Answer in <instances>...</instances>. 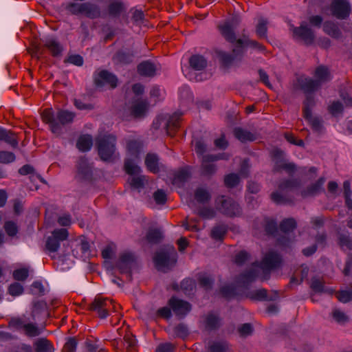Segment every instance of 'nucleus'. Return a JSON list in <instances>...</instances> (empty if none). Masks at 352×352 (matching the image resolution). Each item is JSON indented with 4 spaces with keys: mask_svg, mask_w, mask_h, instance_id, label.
<instances>
[{
    "mask_svg": "<svg viewBox=\"0 0 352 352\" xmlns=\"http://www.w3.org/2000/svg\"><path fill=\"white\" fill-rule=\"evenodd\" d=\"M191 175L189 167L184 168L179 170L174 176L173 183L178 184L186 182Z\"/></svg>",
    "mask_w": 352,
    "mask_h": 352,
    "instance_id": "obj_34",
    "label": "nucleus"
},
{
    "mask_svg": "<svg viewBox=\"0 0 352 352\" xmlns=\"http://www.w3.org/2000/svg\"><path fill=\"white\" fill-rule=\"evenodd\" d=\"M293 37L297 40H301L306 44H311L314 40V34L311 28L307 27L305 22H302L298 28L291 25Z\"/></svg>",
    "mask_w": 352,
    "mask_h": 352,
    "instance_id": "obj_10",
    "label": "nucleus"
},
{
    "mask_svg": "<svg viewBox=\"0 0 352 352\" xmlns=\"http://www.w3.org/2000/svg\"><path fill=\"white\" fill-rule=\"evenodd\" d=\"M273 157L275 162L274 170L279 171L285 170L288 173H292L295 170L294 164L287 162L284 159V153L281 151L275 150L273 152Z\"/></svg>",
    "mask_w": 352,
    "mask_h": 352,
    "instance_id": "obj_15",
    "label": "nucleus"
},
{
    "mask_svg": "<svg viewBox=\"0 0 352 352\" xmlns=\"http://www.w3.org/2000/svg\"><path fill=\"white\" fill-rule=\"evenodd\" d=\"M215 202L217 208L225 215L236 217L241 213L239 205L230 198L221 196L216 199Z\"/></svg>",
    "mask_w": 352,
    "mask_h": 352,
    "instance_id": "obj_8",
    "label": "nucleus"
},
{
    "mask_svg": "<svg viewBox=\"0 0 352 352\" xmlns=\"http://www.w3.org/2000/svg\"><path fill=\"white\" fill-rule=\"evenodd\" d=\"M280 263V256L277 253L270 251L264 256L260 263H253L248 272L240 276L238 284L244 287L254 280L261 273L266 274L271 270L278 267Z\"/></svg>",
    "mask_w": 352,
    "mask_h": 352,
    "instance_id": "obj_1",
    "label": "nucleus"
},
{
    "mask_svg": "<svg viewBox=\"0 0 352 352\" xmlns=\"http://www.w3.org/2000/svg\"><path fill=\"white\" fill-rule=\"evenodd\" d=\"M234 135L241 142L253 141L255 140L254 134L241 128H236L234 131Z\"/></svg>",
    "mask_w": 352,
    "mask_h": 352,
    "instance_id": "obj_33",
    "label": "nucleus"
},
{
    "mask_svg": "<svg viewBox=\"0 0 352 352\" xmlns=\"http://www.w3.org/2000/svg\"><path fill=\"white\" fill-rule=\"evenodd\" d=\"M242 40H243V44L241 45H239V47L247 46V47H252L254 49H258L260 51H262L264 50V47L255 41L250 40L248 38H244Z\"/></svg>",
    "mask_w": 352,
    "mask_h": 352,
    "instance_id": "obj_58",
    "label": "nucleus"
},
{
    "mask_svg": "<svg viewBox=\"0 0 352 352\" xmlns=\"http://www.w3.org/2000/svg\"><path fill=\"white\" fill-rule=\"evenodd\" d=\"M44 47L47 49L53 56L60 55L63 47L53 36H47L41 40Z\"/></svg>",
    "mask_w": 352,
    "mask_h": 352,
    "instance_id": "obj_18",
    "label": "nucleus"
},
{
    "mask_svg": "<svg viewBox=\"0 0 352 352\" xmlns=\"http://www.w3.org/2000/svg\"><path fill=\"white\" fill-rule=\"evenodd\" d=\"M77 342L74 338H69L64 344L63 352H75L76 349Z\"/></svg>",
    "mask_w": 352,
    "mask_h": 352,
    "instance_id": "obj_55",
    "label": "nucleus"
},
{
    "mask_svg": "<svg viewBox=\"0 0 352 352\" xmlns=\"http://www.w3.org/2000/svg\"><path fill=\"white\" fill-rule=\"evenodd\" d=\"M162 237V234L161 231L157 229L150 230L146 235L147 240L150 243H157Z\"/></svg>",
    "mask_w": 352,
    "mask_h": 352,
    "instance_id": "obj_46",
    "label": "nucleus"
},
{
    "mask_svg": "<svg viewBox=\"0 0 352 352\" xmlns=\"http://www.w3.org/2000/svg\"><path fill=\"white\" fill-rule=\"evenodd\" d=\"M116 136L111 134L97 138L98 151L102 160L112 162L116 157Z\"/></svg>",
    "mask_w": 352,
    "mask_h": 352,
    "instance_id": "obj_5",
    "label": "nucleus"
},
{
    "mask_svg": "<svg viewBox=\"0 0 352 352\" xmlns=\"http://www.w3.org/2000/svg\"><path fill=\"white\" fill-rule=\"evenodd\" d=\"M267 22L265 19H264L263 18L259 19L258 24L256 25V34L259 37L261 38V37L266 36L267 30Z\"/></svg>",
    "mask_w": 352,
    "mask_h": 352,
    "instance_id": "obj_43",
    "label": "nucleus"
},
{
    "mask_svg": "<svg viewBox=\"0 0 352 352\" xmlns=\"http://www.w3.org/2000/svg\"><path fill=\"white\" fill-rule=\"evenodd\" d=\"M336 296L339 301L346 303L352 298V293L349 291H341L337 294Z\"/></svg>",
    "mask_w": 352,
    "mask_h": 352,
    "instance_id": "obj_63",
    "label": "nucleus"
},
{
    "mask_svg": "<svg viewBox=\"0 0 352 352\" xmlns=\"http://www.w3.org/2000/svg\"><path fill=\"white\" fill-rule=\"evenodd\" d=\"M224 154L219 155H206L203 157L201 164V173L204 175H210L216 171L214 162L224 159Z\"/></svg>",
    "mask_w": 352,
    "mask_h": 352,
    "instance_id": "obj_17",
    "label": "nucleus"
},
{
    "mask_svg": "<svg viewBox=\"0 0 352 352\" xmlns=\"http://www.w3.org/2000/svg\"><path fill=\"white\" fill-rule=\"evenodd\" d=\"M36 352H54V348L46 338H41L34 342Z\"/></svg>",
    "mask_w": 352,
    "mask_h": 352,
    "instance_id": "obj_30",
    "label": "nucleus"
},
{
    "mask_svg": "<svg viewBox=\"0 0 352 352\" xmlns=\"http://www.w3.org/2000/svg\"><path fill=\"white\" fill-rule=\"evenodd\" d=\"M296 226V221L292 219H286L283 220L280 225V229L284 234H288L289 232L292 231Z\"/></svg>",
    "mask_w": 352,
    "mask_h": 352,
    "instance_id": "obj_38",
    "label": "nucleus"
},
{
    "mask_svg": "<svg viewBox=\"0 0 352 352\" xmlns=\"http://www.w3.org/2000/svg\"><path fill=\"white\" fill-rule=\"evenodd\" d=\"M328 10L333 16L345 19L350 14L351 5L348 0H332Z\"/></svg>",
    "mask_w": 352,
    "mask_h": 352,
    "instance_id": "obj_9",
    "label": "nucleus"
},
{
    "mask_svg": "<svg viewBox=\"0 0 352 352\" xmlns=\"http://www.w3.org/2000/svg\"><path fill=\"white\" fill-rule=\"evenodd\" d=\"M144 180V176L133 177L130 179L129 183L133 188L139 189L143 187Z\"/></svg>",
    "mask_w": 352,
    "mask_h": 352,
    "instance_id": "obj_61",
    "label": "nucleus"
},
{
    "mask_svg": "<svg viewBox=\"0 0 352 352\" xmlns=\"http://www.w3.org/2000/svg\"><path fill=\"white\" fill-rule=\"evenodd\" d=\"M76 177L80 180L89 179L91 176L92 166L85 157L79 158L76 164Z\"/></svg>",
    "mask_w": 352,
    "mask_h": 352,
    "instance_id": "obj_16",
    "label": "nucleus"
},
{
    "mask_svg": "<svg viewBox=\"0 0 352 352\" xmlns=\"http://www.w3.org/2000/svg\"><path fill=\"white\" fill-rule=\"evenodd\" d=\"M145 164L148 170L153 173H157L160 170L159 159L155 154H147L145 159Z\"/></svg>",
    "mask_w": 352,
    "mask_h": 352,
    "instance_id": "obj_24",
    "label": "nucleus"
},
{
    "mask_svg": "<svg viewBox=\"0 0 352 352\" xmlns=\"http://www.w3.org/2000/svg\"><path fill=\"white\" fill-rule=\"evenodd\" d=\"M122 10V5L120 2H113L109 6V13L111 16H118Z\"/></svg>",
    "mask_w": 352,
    "mask_h": 352,
    "instance_id": "obj_54",
    "label": "nucleus"
},
{
    "mask_svg": "<svg viewBox=\"0 0 352 352\" xmlns=\"http://www.w3.org/2000/svg\"><path fill=\"white\" fill-rule=\"evenodd\" d=\"M14 322L18 328L23 329L27 336L31 338L40 336L45 330V325L38 326L32 322L25 323L21 320H16Z\"/></svg>",
    "mask_w": 352,
    "mask_h": 352,
    "instance_id": "obj_14",
    "label": "nucleus"
},
{
    "mask_svg": "<svg viewBox=\"0 0 352 352\" xmlns=\"http://www.w3.org/2000/svg\"><path fill=\"white\" fill-rule=\"evenodd\" d=\"M118 61L122 63H129L132 61L133 56L129 53L119 52L116 56Z\"/></svg>",
    "mask_w": 352,
    "mask_h": 352,
    "instance_id": "obj_62",
    "label": "nucleus"
},
{
    "mask_svg": "<svg viewBox=\"0 0 352 352\" xmlns=\"http://www.w3.org/2000/svg\"><path fill=\"white\" fill-rule=\"evenodd\" d=\"M68 236L66 229L60 228L53 231L52 236L47 238L46 249L50 252H56L60 247V241L65 240Z\"/></svg>",
    "mask_w": 352,
    "mask_h": 352,
    "instance_id": "obj_11",
    "label": "nucleus"
},
{
    "mask_svg": "<svg viewBox=\"0 0 352 352\" xmlns=\"http://www.w3.org/2000/svg\"><path fill=\"white\" fill-rule=\"evenodd\" d=\"M153 198L157 204H164L166 201V194L162 190H157L153 194Z\"/></svg>",
    "mask_w": 352,
    "mask_h": 352,
    "instance_id": "obj_60",
    "label": "nucleus"
},
{
    "mask_svg": "<svg viewBox=\"0 0 352 352\" xmlns=\"http://www.w3.org/2000/svg\"><path fill=\"white\" fill-rule=\"evenodd\" d=\"M272 199L276 204H287L289 200L282 192H274L272 194Z\"/></svg>",
    "mask_w": 352,
    "mask_h": 352,
    "instance_id": "obj_56",
    "label": "nucleus"
},
{
    "mask_svg": "<svg viewBox=\"0 0 352 352\" xmlns=\"http://www.w3.org/2000/svg\"><path fill=\"white\" fill-rule=\"evenodd\" d=\"M138 73L144 76H153L155 74V66L148 61L140 63L138 67Z\"/></svg>",
    "mask_w": 352,
    "mask_h": 352,
    "instance_id": "obj_26",
    "label": "nucleus"
},
{
    "mask_svg": "<svg viewBox=\"0 0 352 352\" xmlns=\"http://www.w3.org/2000/svg\"><path fill=\"white\" fill-rule=\"evenodd\" d=\"M0 140L4 141L9 144L12 147H16L18 145L16 135L0 126Z\"/></svg>",
    "mask_w": 352,
    "mask_h": 352,
    "instance_id": "obj_25",
    "label": "nucleus"
},
{
    "mask_svg": "<svg viewBox=\"0 0 352 352\" xmlns=\"http://www.w3.org/2000/svg\"><path fill=\"white\" fill-rule=\"evenodd\" d=\"M94 82L98 87L109 85L111 88L117 87L118 78L107 70H101L95 73Z\"/></svg>",
    "mask_w": 352,
    "mask_h": 352,
    "instance_id": "obj_12",
    "label": "nucleus"
},
{
    "mask_svg": "<svg viewBox=\"0 0 352 352\" xmlns=\"http://www.w3.org/2000/svg\"><path fill=\"white\" fill-rule=\"evenodd\" d=\"M189 64L193 69L200 71L206 67L207 61L202 56L193 55L189 60Z\"/></svg>",
    "mask_w": 352,
    "mask_h": 352,
    "instance_id": "obj_28",
    "label": "nucleus"
},
{
    "mask_svg": "<svg viewBox=\"0 0 352 352\" xmlns=\"http://www.w3.org/2000/svg\"><path fill=\"white\" fill-rule=\"evenodd\" d=\"M324 183V179H319L315 184L309 187L306 191L304 192L303 195H314L320 192L322 190V186Z\"/></svg>",
    "mask_w": 352,
    "mask_h": 352,
    "instance_id": "obj_36",
    "label": "nucleus"
},
{
    "mask_svg": "<svg viewBox=\"0 0 352 352\" xmlns=\"http://www.w3.org/2000/svg\"><path fill=\"white\" fill-rule=\"evenodd\" d=\"M81 10V14H84L91 19L100 16V10L98 6L90 3H83Z\"/></svg>",
    "mask_w": 352,
    "mask_h": 352,
    "instance_id": "obj_23",
    "label": "nucleus"
},
{
    "mask_svg": "<svg viewBox=\"0 0 352 352\" xmlns=\"http://www.w3.org/2000/svg\"><path fill=\"white\" fill-rule=\"evenodd\" d=\"M304 118L309 122L312 128L317 131H320L322 129V120L318 117H314L309 109H306Z\"/></svg>",
    "mask_w": 352,
    "mask_h": 352,
    "instance_id": "obj_29",
    "label": "nucleus"
},
{
    "mask_svg": "<svg viewBox=\"0 0 352 352\" xmlns=\"http://www.w3.org/2000/svg\"><path fill=\"white\" fill-rule=\"evenodd\" d=\"M8 291L9 294L12 296H19L23 293V287L21 284L14 283L10 285Z\"/></svg>",
    "mask_w": 352,
    "mask_h": 352,
    "instance_id": "obj_59",
    "label": "nucleus"
},
{
    "mask_svg": "<svg viewBox=\"0 0 352 352\" xmlns=\"http://www.w3.org/2000/svg\"><path fill=\"white\" fill-rule=\"evenodd\" d=\"M4 229L8 234V235L10 236H13L16 234L18 232V228L15 223L13 221H7L5 223Z\"/></svg>",
    "mask_w": 352,
    "mask_h": 352,
    "instance_id": "obj_57",
    "label": "nucleus"
},
{
    "mask_svg": "<svg viewBox=\"0 0 352 352\" xmlns=\"http://www.w3.org/2000/svg\"><path fill=\"white\" fill-rule=\"evenodd\" d=\"M124 344L127 350H132L136 344L134 336L131 333H126L124 336Z\"/></svg>",
    "mask_w": 352,
    "mask_h": 352,
    "instance_id": "obj_48",
    "label": "nucleus"
},
{
    "mask_svg": "<svg viewBox=\"0 0 352 352\" xmlns=\"http://www.w3.org/2000/svg\"><path fill=\"white\" fill-rule=\"evenodd\" d=\"M331 315L334 320L339 324H343L349 321V317L338 309H333Z\"/></svg>",
    "mask_w": 352,
    "mask_h": 352,
    "instance_id": "obj_41",
    "label": "nucleus"
},
{
    "mask_svg": "<svg viewBox=\"0 0 352 352\" xmlns=\"http://www.w3.org/2000/svg\"><path fill=\"white\" fill-rule=\"evenodd\" d=\"M134 261V256L131 253H123L120 255L117 267L120 273H130L131 265Z\"/></svg>",
    "mask_w": 352,
    "mask_h": 352,
    "instance_id": "obj_20",
    "label": "nucleus"
},
{
    "mask_svg": "<svg viewBox=\"0 0 352 352\" xmlns=\"http://www.w3.org/2000/svg\"><path fill=\"white\" fill-rule=\"evenodd\" d=\"M177 253L173 247H170L167 251H160L156 253L154 262L156 267L162 272L170 270L176 263Z\"/></svg>",
    "mask_w": 352,
    "mask_h": 352,
    "instance_id": "obj_6",
    "label": "nucleus"
},
{
    "mask_svg": "<svg viewBox=\"0 0 352 352\" xmlns=\"http://www.w3.org/2000/svg\"><path fill=\"white\" fill-rule=\"evenodd\" d=\"M219 28L220 30V32L223 36L228 41V42L231 43H236L238 45H241L243 44V40L239 38L236 39L234 32V28L232 25L227 22L225 23L223 25H221L219 26Z\"/></svg>",
    "mask_w": 352,
    "mask_h": 352,
    "instance_id": "obj_19",
    "label": "nucleus"
},
{
    "mask_svg": "<svg viewBox=\"0 0 352 352\" xmlns=\"http://www.w3.org/2000/svg\"><path fill=\"white\" fill-rule=\"evenodd\" d=\"M184 199H186V202L188 204V206L195 211V213H197L200 217L206 219H210L212 218L215 212L213 209L209 208H204L202 209H197L196 207V204L195 202V200H193L191 197H184Z\"/></svg>",
    "mask_w": 352,
    "mask_h": 352,
    "instance_id": "obj_21",
    "label": "nucleus"
},
{
    "mask_svg": "<svg viewBox=\"0 0 352 352\" xmlns=\"http://www.w3.org/2000/svg\"><path fill=\"white\" fill-rule=\"evenodd\" d=\"M226 233V228L224 226H218L214 227L211 231V236L216 240L223 239Z\"/></svg>",
    "mask_w": 352,
    "mask_h": 352,
    "instance_id": "obj_44",
    "label": "nucleus"
},
{
    "mask_svg": "<svg viewBox=\"0 0 352 352\" xmlns=\"http://www.w3.org/2000/svg\"><path fill=\"white\" fill-rule=\"evenodd\" d=\"M339 245L344 250H352V239L348 236L340 235L339 237Z\"/></svg>",
    "mask_w": 352,
    "mask_h": 352,
    "instance_id": "obj_52",
    "label": "nucleus"
},
{
    "mask_svg": "<svg viewBox=\"0 0 352 352\" xmlns=\"http://www.w3.org/2000/svg\"><path fill=\"white\" fill-rule=\"evenodd\" d=\"M224 182L227 187L232 188L239 183V177L236 174L231 173L226 176Z\"/></svg>",
    "mask_w": 352,
    "mask_h": 352,
    "instance_id": "obj_51",
    "label": "nucleus"
},
{
    "mask_svg": "<svg viewBox=\"0 0 352 352\" xmlns=\"http://www.w3.org/2000/svg\"><path fill=\"white\" fill-rule=\"evenodd\" d=\"M148 109L146 100H137L131 107V113L134 117L138 118L144 115Z\"/></svg>",
    "mask_w": 352,
    "mask_h": 352,
    "instance_id": "obj_27",
    "label": "nucleus"
},
{
    "mask_svg": "<svg viewBox=\"0 0 352 352\" xmlns=\"http://www.w3.org/2000/svg\"><path fill=\"white\" fill-rule=\"evenodd\" d=\"M118 307L112 300L101 296L96 297L90 305V309L96 312L100 318H107L110 311H117Z\"/></svg>",
    "mask_w": 352,
    "mask_h": 352,
    "instance_id": "obj_7",
    "label": "nucleus"
},
{
    "mask_svg": "<svg viewBox=\"0 0 352 352\" xmlns=\"http://www.w3.org/2000/svg\"><path fill=\"white\" fill-rule=\"evenodd\" d=\"M324 32L333 38H339L341 33L338 26L333 22L327 21L323 25Z\"/></svg>",
    "mask_w": 352,
    "mask_h": 352,
    "instance_id": "obj_32",
    "label": "nucleus"
},
{
    "mask_svg": "<svg viewBox=\"0 0 352 352\" xmlns=\"http://www.w3.org/2000/svg\"><path fill=\"white\" fill-rule=\"evenodd\" d=\"M221 324L220 319L215 315L208 314L206 318V328L212 330L219 327Z\"/></svg>",
    "mask_w": 352,
    "mask_h": 352,
    "instance_id": "obj_37",
    "label": "nucleus"
},
{
    "mask_svg": "<svg viewBox=\"0 0 352 352\" xmlns=\"http://www.w3.org/2000/svg\"><path fill=\"white\" fill-rule=\"evenodd\" d=\"M28 275L29 270L25 267L15 270L12 274L14 279L21 281L25 280L28 278Z\"/></svg>",
    "mask_w": 352,
    "mask_h": 352,
    "instance_id": "obj_45",
    "label": "nucleus"
},
{
    "mask_svg": "<svg viewBox=\"0 0 352 352\" xmlns=\"http://www.w3.org/2000/svg\"><path fill=\"white\" fill-rule=\"evenodd\" d=\"M209 349L210 352H227L228 346L224 341L215 342L209 346Z\"/></svg>",
    "mask_w": 352,
    "mask_h": 352,
    "instance_id": "obj_42",
    "label": "nucleus"
},
{
    "mask_svg": "<svg viewBox=\"0 0 352 352\" xmlns=\"http://www.w3.org/2000/svg\"><path fill=\"white\" fill-rule=\"evenodd\" d=\"M316 80L305 76L298 78L299 87L305 93H310L317 89L322 83L331 80V74L327 67L320 65L318 67L314 73Z\"/></svg>",
    "mask_w": 352,
    "mask_h": 352,
    "instance_id": "obj_4",
    "label": "nucleus"
},
{
    "mask_svg": "<svg viewBox=\"0 0 352 352\" xmlns=\"http://www.w3.org/2000/svg\"><path fill=\"white\" fill-rule=\"evenodd\" d=\"M328 110L332 116H336L342 113L343 107L339 101H335L328 107Z\"/></svg>",
    "mask_w": 352,
    "mask_h": 352,
    "instance_id": "obj_47",
    "label": "nucleus"
},
{
    "mask_svg": "<svg viewBox=\"0 0 352 352\" xmlns=\"http://www.w3.org/2000/svg\"><path fill=\"white\" fill-rule=\"evenodd\" d=\"M182 116V113L175 112L171 116L169 117L168 120L166 123L167 133L169 135H172L171 131L175 130L179 128Z\"/></svg>",
    "mask_w": 352,
    "mask_h": 352,
    "instance_id": "obj_22",
    "label": "nucleus"
},
{
    "mask_svg": "<svg viewBox=\"0 0 352 352\" xmlns=\"http://www.w3.org/2000/svg\"><path fill=\"white\" fill-rule=\"evenodd\" d=\"M92 146V138L89 135L80 136L77 142L76 146L81 151H89Z\"/></svg>",
    "mask_w": 352,
    "mask_h": 352,
    "instance_id": "obj_31",
    "label": "nucleus"
},
{
    "mask_svg": "<svg viewBox=\"0 0 352 352\" xmlns=\"http://www.w3.org/2000/svg\"><path fill=\"white\" fill-rule=\"evenodd\" d=\"M15 160V155L10 151H0V163L8 164Z\"/></svg>",
    "mask_w": 352,
    "mask_h": 352,
    "instance_id": "obj_50",
    "label": "nucleus"
},
{
    "mask_svg": "<svg viewBox=\"0 0 352 352\" xmlns=\"http://www.w3.org/2000/svg\"><path fill=\"white\" fill-rule=\"evenodd\" d=\"M168 306L173 313L179 318L184 317L191 309V305L186 301L172 297L168 300Z\"/></svg>",
    "mask_w": 352,
    "mask_h": 352,
    "instance_id": "obj_13",
    "label": "nucleus"
},
{
    "mask_svg": "<svg viewBox=\"0 0 352 352\" xmlns=\"http://www.w3.org/2000/svg\"><path fill=\"white\" fill-rule=\"evenodd\" d=\"M40 314H42L44 318L49 316L47 305L43 301L36 302L32 310V316L34 318Z\"/></svg>",
    "mask_w": 352,
    "mask_h": 352,
    "instance_id": "obj_35",
    "label": "nucleus"
},
{
    "mask_svg": "<svg viewBox=\"0 0 352 352\" xmlns=\"http://www.w3.org/2000/svg\"><path fill=\"white\" fill-rule=\"evenodd\" d=\"M175 335L177 337L185 338L188 335V329L184 324H179L173 329Z\"/></svg>",
    "mask_w": 352,
    "mask_h": 352,
    "instance_id": "obj_49",
    "label": "nucleus"
},
{
    "mask_svg": "<svg viewBox=\"0 0 352 352\" xmlns=\"http://www.w3.org/2000/svg\"><path fill=\"white\" fill-rule=\"evenodd\" d=\"M198 279L199 285L205 289H209L211 288L213 283V279L210 275L206 273L200 274Z\"/></svg>",
    "mask_w": 352,
    "mask_h": 352,
    "instance_id": "obj_40",
    "label": "nucleus"
},
{
    "mask_svg": "<svg viewBox=\"0 0 352 352\" xmlns=\"http://www.w3.org/2000/svg\"><path fill=\"white\" fill-rule=\"evenodd\" d=\"M43 120L50 124V127L53 133L59 134L61 131L60 124L65 125L71 123L75 117V113L60 109L57 111L56 117L52 109H46L42 113Z\"/></svg>",
    "mask_w": 352,
    "mask_h": 352,
    "instance_id": "obj_2",
    "label": "nucleus"
},
{
    "mask_svg": "<svg viewBox=\"0 0 352 352\" xmlns=\"http://www.w3.org/2000/svg\"><path fill=\"white\" fill-rule=\"evenodd\" d=\"M142 143L138 140H129L126 144V157L124 161V170L131 175L139 174L140 168L138 165L140 162V153Z\"/></svg>",
    "mask_w": 352,
    "mask_h": 352,
    "instance_id": "obj_3",
    "label": "nucleus"
},
{
    "mask_svg": "<svg viewBox=\"0 0 352 352\" xmlns=\"http://www.w3.org/2000/svg\"><path fill=\"white\" fill-rule=\"evenodd\" d=\"M210 199L209 192L202 188L196 190L195 192V199L200 204L207 202Z\"/></svg>",
    "mask_w": 352,
    "mask_h": 352,
    "instance_id": "obj_39",
    "label": "nucleus"
},
{
    "mask_svg": "<svg viewBox=\"0 0 352 352\" xmlns=\"http://www.w3.org/2000/svg\"><path fill=\"white\" fill-rule=\"evenodd\" d=\"M85 352H107V351L104 348L96 344L87 342Z\"/></svg>",
    "mask_w": 352,
    "mask_h": 352,
    "instance_id": "obj_64",
    "label": "nucleus"
},
{
    "mask_svg": "<svg viewBox=\"0 0 352 352\" xmlns=\"http://www.w3.org/2000/svg\"><path fill=\"white\" fill-rule=\"evenodd\" d=\"M217 56L221 63L225 66H228L234 60L232 55L222 51L218 52Z\"/></svg>",
    "mask_w": 352,
    "mask_h": 352,
    "instance_id": "obj_53",
    "label": "nucleus"
}]
</instances>
